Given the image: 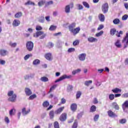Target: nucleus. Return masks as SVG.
Instances as JSON below:
<instances>
[{
    "label": "nucleus",
    "mask_w": 128,
    "mask_h": 128,
    "mask_svg": "<svg viewBox=\"0 0 128 128\" xmlns=\"http://www.w3.org/2000/svg\"><path fill=\"white\" fill-rule=\"evenodd\" d=\"M20 24V22L18 20H14L12 23L13 26H18Z\"/></svg>",
    "instance_id": "obj_19"
},
{
    "label": "nucleus",
    "mask_w": 128,
    "mask_h": 128,
    "mask_svg": "<svg viewBox=\"0 0 128 128\" xmlns=\"http://www.w3.org/2000/svg\"><path fill=\"white\" fill-rule=\"evenodd\" d=\"M96 106L94 105L92 106L90 109V112H96Z\"/></svg>",
    "instance_id": "obj_36"
},
{
    "label": "nucleus",
    "mask_w": 128,
    "mask_h": 128,
    "mask_svg": "<svg viewBox=\"0 0 128 128\" xmlns=\"http://www.w3.org/2000/svg\"><path fill=\"white\" fill-rule=\"evenodd\" d=\"M72 88H74V87L72 85H69L67 87V90L68 92H72Z\"/></svg>",
    "instance_id": "obj_48"
},
{
    "label": "nucleus",
    "mask_w": 128,
    "mask_h": 128,
    "mask_svg": "<svg viewBox=\"0 0 128 128\" xmlns=\"http://www.w3.org/2000/svg\"><path fill=\"white\" fill-rule=\"evenodd\" d=\"M72 128H78V120H75L72 126Z\"/></svg>",
    "instance_id": "obj_53"
},
{
    "label": "nucleus",
    "mask_w": 128,
    "mask_h": 128,
    "mask_svg": "<svg viewBox=\"0 0 128 128\" xmlns=\"http://www.w3.org/2000/svg\"><path fill=\"white\" fill-rule=\"evenodd\" d=\"M8 96H9L8 100L12 102H14L16 100V94H14V91L10 90L8 92Z\"/></svg>",
    "instance_id": "obj_1"
},
{
    "label": "nucleus",
    "mask_w": 128,
    "mask_h": 128,
    "mask_svg": "<svg viewBox=\"0 0 128 128\" xmlns=\"http://www.w3.org/2000/svg\"><path fill=\"white\" fill-rule=\"evenodd\" d=\"M120 20L118 18H115L113 20V24H118Z\"/></svg>",
    "instance_id": "obj_39"
},
{
    "label": "nucleus",
    "mask_w": 128,
    "mask_h": 128,
    "mask_svg": "<svg viewBox=\"0 0 128 128\" xmlns=\"http://www.w3.org/2000/svg\"><path fill=\"white\" fill-rule=\"evenodd\" d=\"M100 118V115L99 114H96L94 116V122H98V118Z\"/></svg>",
    "instance_id": "obj_57"
},
{
    "label": "nucleus",
    "mask_w": 128,
    "mask_h": 128,
    "mask_svg": "<svg viewBox=\"0 0 128 128\" xmlns=\"http://www.w3.org/2000/svg\"><path fill=\"white\" fill-rule=\"evenodd\" d=\"M81 96H82V92H80V91L77 92L76 94V99L80 98Z\"/></svg>",
    "instance_id": "obj_45"
},
{
    "label": "nucleus",
    "mask_w": 128,
    "mask_h": 128,
    "mask_svg": "<svg viewBox=\"0 0 128 128\" xmlns=\"http://www.w3.org/2000/svg\"><path fill=\"white\" fill-rule=\"evenodd\" d=\"M54 128H60V124L56 121L54 122Z\"/></svg>",
    "instance_id": "obj_51"
},
{
    "label": "nucleus",
    "mask_w": 128,
    "mask_h": 128,
    "mask_svg": "<svg viewBox=\"0 0 128 128\" xmlns=\"http://www.w3.org/2000/svg\"><path fill=\"white\" fill-rule=\"evenodd\" d=\"M24 92L26 96H30L31 94H32V90L30 88H25Z\"/></svg>",
    "instance_id": "obj_16"
},
{
    "label": "nucleus",
    "mask_w": 128,
    "mask_h": 128,
    "mask_svg": "<svg viewBox=\"0 0 128 128\" xmlns=\"http://www.w3.org/2000/svg\"><path fill=\"white\" fill-rule=\"evenodd\" d=\"M31 54H26L24 57V60H28L30 58V56H31Z\"/></svg>",
    "instance_id": "obj_60"
},
{
    "label": "nucleus",
    "mask_w": 128,
    "mask_h": 128,
    "mask_svg": "<svg viewBox=\"0 0 128 128\" xmlns=\"http://www.w3.org/2000/svg\"><path fill=\"white\" fill-rule=\"evenodd\" d=\"M42 30V28L41 26H36V30Z\"/></svg>",
    "instance_id": "obj_64"
},
{
    "label": "nucleus",
    "mask_w": 128,
    "mask_h": 128,
    "mask_svg": "<svg viewBox=\"0 0 128 128\" xmlns=\"http://www.w3.org/2000/svg\"><path fill=\"white\" fill-rule=\"evenodd\" d=\"M74 8V3H70V4L66 5L64 8V10L66 14H70V8Z\"/></svg>",
    "instance_id": "obj_5"
},
{
    "label": "nucleus",
    "mask_w": 128,
    "mask_h": 128,
    "mask_svg": "<svg viewBox=\"0 0 128 128\" xmlns=\"http://www.w3.org/2000/svg\"><path fill=\"white\" fill-rule=\"evenodd\" d=\"M56 46L58 48H60L62 46V42L61 41H58L56 44Z\"/></svg>",
    "instance_id": "obj_37"
},
{
    "label": "nucleus",
    "mask_w": 128,
    "mask_h": 128,
    "mask_svg": "<svg viewBox=\"0 0 128 128\" xmlns=\"http://www.w3.org/2000/svg\"><path fill=\"white\" fill-rule=\"evenodd\" d=\"M54 4V1L50 0V1H49V2H47L45 6L46 7L48 6H50V4Z\"/></svg>",
    "instance_id": "obj_50"
},
{
    "label": "nucleus",
    "mask_w": 128,
    "mask_h": 128,
    "mask_svg": "<svg viewBox=\"0 0 128 128\" xmlns=\"http://www.w3.org/2000/svg\"><path fill=\"white\" fill-rule=\"evenodd\" d=\"M72 75L68 76L66 74H64L60 76L59 78L55 80L54 82H61V80H66V78H72Z\"/></svg>",
    "instance_id": "obj_3"
},
{
    "label": "nucleus",
    "mask_w": 128,
    "mask_h": 128,
    "mask_svg": "<svg viewBox=\"0 0 128 128\" xmlns=\"http://www.w3.org/2000/svg\"><path fill=\"white\" fill-rule=\"evenodd\" d=\"M114 98H115V96H114V94H110L109 95V100H114Z\"/></svg>",
    "instance_id": "obj_52"
},
{
    "label": "nucleus",
    "mask_w": 128,
    "mask_h": 128,
    "mask_svg": "<svg viewBox=\"0 0 128 128\" xmlns=\"http://www.w3.org/2000/svg\"><path fill=\"white\" fill-rule=\"evenodd\" d=\"M56 30V26L52 25L50 26V28H49V30L52 32L54 30Z\"/></svg>",
    "instance_id": "obj_38"
},
{
    "label": "nucleus",
    "mask_w": 128,
    "mask_h": 128,
    "mask_svg": "<svg viewBox=\"0 0 128 128\" xmlns=\"http://www.w3.org/2000/svg\"><path fill=\"white\" fill-rule=\"evenodd\" d=\"M77 108H78V105L76 104L73 103L71 104L70 110H72V112H76Z\"/></svg>",
    "instance_id": "obj_14"
},
{
    "label": "nucleus",
    "mask_w": 128,
    "mask_h": 128,
    "mask_svg": "<svg viewBox=\"0 0 128 128\" xmlns=\"http://www.w3.org/2000/svg\"><path fill=\"white\" fill-rule=\"evenodd\" d=\"M112 92H114V94H118V92H122V90L118 88H115L114 89L112 90Z\"/></svg>",
    "instance_id": "obj_24"
},
{
    "label": "nucleus",
    "mask_w": 128,
    "mask_h": 128,
    "mask_svg": "<svg viewBox=\"0 0 128 128\" xmlns=\"http://www.w3.org/2000/svg\"><path fill=\"white\" fill-rule=\"evenodd\" d=\"M76 23L73 22L72 24H70L69 26H68V28H69V30L70 32L71 30H74V28H76Z\"/></svg>",
    "instance_id": "obj_23"
},
{
    "label": "nucleus",
    "mask_w": 128,
    "mask_h": 128,
    "mask_svg": "<svg viewBox=\"0 0 128 128\" xmlns=\"http://www.w3.org/2000/svg\"><path fill=\"white\" fill-rule=\"evenodd\" d=\"M112 106L114 107V108L116 110H120V106H118V103H116V102H112Z\"/></svg>",
    "instance_id": "obj_21"
},
{
    "label": "nucleus",
    "mask_w": 128,
    "mask_h": 128,
    "mask_svg": "<svg viewBox=\"0 0 128 128\" xmlns=\"http://www.w3.org/2000/svg\"><path fill=\"white\" fill-rule=\"evenodd\" d=\"M50 118V120H52L54 118V112L51 110L49 113Z\"/></svg>",
    "instance_id": "obj_29"
},
{
    "label": "nucleus",
    "mask_w": 128,
    "mask_h": 128,
    "mask_svg": "<svg viewBox=\"0 0 128 128\" xmlns=\"http://www.w3.org/2000/svg\"><path fill=\"white\" fill-rule=\"evenodd\" d=\"M64 110V106L60 108L54 112V114H60Z\"/></svg>",
    "instance_id": "obj_13"
},
{
    "label": "nucleus",
    "mask_w": 128,
    "mask_h": 128,
    "mask_svg": "<svg viewBox=\"0 0 128 128\" xmlns=\"http://www.w3.org/2000/svg\"><path fill=\"white\" fill-rule=\"evenodd\" d=\"M30 108H28L26 110V108H24L22 109V116H28V114H30Z\"/></svg>",
    "instance_id": "obj_10"
},
{
    "label": "nucleus",
    "mask_w": 128,
    "mask_h": 128,
    "mask_svg": "<svg viewBox=\"0 0 128 128\" xmlns=\"http://www.w3.org/2000/svg\"><path fill=\"white\" fill-rule=\"evenodd\" d=\"M40 80L44 82H48V78L46 76H43L40 78Z\"/></svg>",
    "instance_id": "obj_34"
},
{
    "label": "nucleus",
    "mask_w": 128,
    "mask_h": 128,
    "mask_svg": "<svg viewBox=\"0 0 128 128\" xmlns=\"http://www.w3.org/2000/svg\"><path fill=\"white\" fill-rule=\"evenodd\" d=\"M57 85L56 84H54L51 88H50V90L49 91V92H52V90H56V88Z\"/></svg>",
    "instance_id": "obj_46"
},
{
    "label": "nucleus",
    "mask_w": 128,
    "mask_h": 128,
    "mask_svg": "<svg viewBox=\"0 0 128 128\" xmlns=\"http://www.w3.org/2000/svg\"><path fill=\"white\" fill-rule=\"evenodd\" d=\"M82 4L86 8H90V4L86 2H83Z\"/></svg>",
    "instance_id": "obj_40"
},
{
    "label": "nucleus",
    "mask_w": 128,
    "mask_h": 128,
    "mask_svg": "<svg viewBox=\"0 0 128 128\" xmlns=\"http://www.w3.org/2000/svg\"><path fill=\"white\" fill-rule=\"evenodd\" d=\"M90 84H92V80H86L84 82V84L86 86H89Z\"/></svg>",
    "instance_id": "obj_27"
},
{
    "label": "nucleus",
    "mask_w": 128,
    "mask_h": 128,
    "mask_svg": "<svg viewBox=\"0 0 128 128\" xmlns=\"http://www.w3.org/2000/svg\"><path fill=\"white\" fill-rule=\"evenodd\" d=\"M76 52V48H69L68 50V52L69 54H70L72 52Z\"/></svg>",
    "instance_id": "obj_42"
},
{
    "label": "nucleus",
    "mask_w": 128,
    "mask_h": 128,
    "mask_svg": "<svg viewBox=\"0 0 128 128\" xmlns=\"http://www.w3.org/2000/svg\"><path fill=\"white\" fill-rule=\"evenodd\" d=\"M122 42L124 44V48H126V47L128 46V32L126 33V36L123 38Z\"/></svg>",
    "instance_id": "obj_7"
},
{
    "label": "nucleus",
    "mask_w": 128,
    "mask_h": 128,
    "mask_svg": "<svg viewBox=\"0 0 128 128\" xmlns=\"http://www.w3.org/2000/svg\"><path fill=\"white\" fill-rule=\"evenodd\" d=\"M108 114L110 118H116L118 116L114 114L112 110L108 111Z\"/></svg>",
    "instance_id": "obj_12"
},
{
    "label": "nucleus",
    "mask_w": 128,
    "mask_h": 128,
    "mask_svg": "<svg viewBox=\"0 0 128 128\" xmlns=\"http://www.w3.org/2000/svg\"><path fill=\"white\" fill-rule=\"evenodd\" d=\"M67 118L68 114L66 113H63L60 115L59 120H60V122H64L66 120Z\"/></svg>",
    "instance_id": "obj_8"
},
{
    "label": "nucleus",
    "mask_w": 128,
    "mask_h": 128,
    "mask_svg": "<svg viewBox=\"0 0 128 128\" xmlns=\"http://www.w3.org/2000/svg\"><path fill=\"white\" fill-rule=\"evenodd\" d=\"M82 116H84V112H80L77 115V118H78V120L82 118Z\"/></svg>",
    "instance_id": "obj_41"
},
{
    "label": "nucleus",
    "mask_w": 128,
    "mask_h": 128,
    "mask_svg": "<svg viewBox=\"0 0 128 128\" xmlns=\"http://www.w3.org/2000/svg\"><path fill=\"white\" fill-rule=\"evenodd\" d=\"M104 34V31H100L99 32L96 33V36L98 38V36H100Z\"/></svg>",
    "instance_id": "obj_47"
},
{
    "label": "nucleus",
    "mask_w": 128,
    "mask_h": 128,
    "mask_svg": "<svg viewBox=\"0 0 128 128\" xmlns=\"http://www.w3.org/2000/svg\"><path fill=\"white\" fill-rule=\"evenodd\" d=\"M44 57L48 60H52L51 53L46 54L44 56Z\"/></svg>",
    "instance_id": "obj_18"
},
{
    "label": "nucleus",
    "mask_w": 128,
    "mask_h": 128,
    "mask_svg": "<svg viewBox=\"0 0 128 128\" xmlns=\"http://www.w3.org/2000/svg\"><path fill=\"white\" fill-rule=\"evenodd\" d=\"M34 4H35L34 2L30 0L24 4L25 6H34Z\"/></svg>",
    "instance_id": "obj_31"
},
{
    "label": "nucleus",
    "mask_w": 128,
    "mask_h": 128,
    "mask_svg": "<svg viewBox=\"0 0 128 128\" xmlns=\"http://www.w3.org/2000/svg\"><path fill=\"white\" fill-rule=\"evenodd\" d=\"M0 64H2V66H4L6 64V60L0 59Z\"/></svg>",
    "instance_id": "obj_61"
},
{
    "label": "nucleus",
    "mask_w": 128,
    "mask_h": 128,
    "mask_svg": "<svg viewBox=\"0 0 128 128\" xmlns=\"http://www.w3.org/2000/svg\"><path fill=\"white\" fill-rule=\"evenodd\" d=\"M98 18L100 22H104V15L102 14H98Z\"/></svg>",
    "instance_id": "obj_20"
},
{
    "label": "nucleus",
    "mask_w": 128,
    "mask_h": 128,
    "mask_svg": "<svg viewBox=\"0 0 128 128\" xmlns=\"http://www.w3.org/2000/svg\"><path fill=\"white\" fill-rule=\"evenodd\" d=\"M114 44L116 48H122V44H120V40H117Z\"/></svg>",
    "instance_id": "obj_22"
},
{
    "label": "nucleus",
    "mask_w": 128,
    "mask_h": 128,
    "mask_svg": "<svg viewBox=\"0 0 128 128\" xmlns=\"http://www.w3.org/2000/svg\"><path fill=\"white\" fill-rule=\"evenodd\" d=\"M119 122L120 124H126V120L123 118V119H121L120 120H119Z\"/></svg>",
    "instance_id": "obj_55"
},
{
    "label": "nucleus",
    "mask_w": 128,
    "mask_h": 128,
    "mask_svg": "<svg viewBox=\"0 0 128 128\" xmlns=\"http://www.w3.org/2000/svg\"><path fill=\"white\" fill-rule=\"evenodd\" d=\"M8 52L6 50L1 49L0 50V56H8Z\"/></svg>",
    "instance_id": "obj_11"
},
{
    "label": "nucleus",
    "mask_w": 128,
    "mask_h": 128,
    "mask_svg": "<svg viewBox=\"0 0 128 128\" xmlns=\"http://www.w3.org/2000/svg\"><path fill=\"white\" fill-rule=\"evenodd\" d=\"M76 6L77 8H78V10H82V8H84V6H82V5L80 4H76Z\"/></svg>",
    "instance_id": "obj_58"
},
{
    "label": "nucleus",
    "mask_w": 128,
    "mask_h": 128,
    "mask_svg": "<svg viewBox=\"0 0 128 128\" xmlns=\"http://www.w3.org/2000/svg\"><path fill=\"white\" fill-rule=\"evenodd\" d=\"M122 108L124 112L126 108H128V100H126L122 105Z\"/></svg>",
    "instance_id": "obj_26"
},
{
    "label": "nucleus",
    "mask_w": 128,
    "mask_h": 128,
    "mask_svg": "<svg viewBox=\"0 0 128 128\" xmlns=\"http://www.w3.org/2000/svg\"><path fill=\"white\" fill-rule=\"evenodd\" d=\"M40 64V60L38 59H36L33 61V65L34 66H38V64Z\"/></svg>",
    "instance_id": "obj_25"
},
{
    "label": "nucleus",
    "mask_w": 128,
    "mask_h": 128,
    "mask_svg": "<svg viewBox=\"0 0 128 128\" xmlns=\"http://www.w3.org/2000/svg\"><path fill=\"white\" fill-rule=\"evenodd\" d=\"M128 18V15L126 14L122 16V20H126Z\"/></svg>",
    "instance_id": "obj_56"
},
{
    "label": "nucleus",
    "mask_w": 128,
    "mask_h": 128,
    "mask_svg": "<svg viewBox=\"0 0 128 128\" xmlns=\"http://www.w3.org/2000/svg\"><path fill=\"white\" fill-rule=\"evenodd\" d=\"M22 16V12H18L14 15V18H20Z\"/></svg>",
    "instance_id": "obj_35"
},
{
    "label": "nucleus",
    "mask_w": 128,
    "mask_h": 128,
    "mask_svg": "<svg viewBox=\"0 0 128 128\" xmlns=\"http://www.w3.org/2000/svg\"><path fill=\"white\" fill-rule=\"evenodd\" d=\"M36 98V94H33L32 95H31L30 96L28 100H32L34 98Z\"/></svg>",
    "instance_id": "obj_54"
},
{
    "label": "nucleus",
    "mask_w": 128,
    "mask_h": 128,
    "mask_svg": "<svg viewBox=\"0 0 128 128\" xmlns=\"http://www.w3.org/2000/svg\"><path fill=\"white\" fill-rule=\"evenodd\" d=\"M122 98H128V92L122 94Z\"/></svg>",
    "instance_id": "obj_59"
},
{
    "label": "nucleus",
    "mask_w": 128,
    "mask_h": 128,
    "mask_svg": "<svg viewBox=\"0 0 128 128\" xmlns=\"http://www.w3.org/2000/svg\"><path fill=\"white\" fill-rule=\"evenodd\" d=\"M54 43L52 42H49L48 44V46L50 48H54Z\"/></svg>",
    "instance_id": "obj_62"
},
{
    "label": "nucleus",
    "mask_w": 128,
    "mask_h": 128,
    "mask_svg": "<svg viewBox=\"0 0 128 128\" xmlns=\"http://www.w3.org/2000/svg\"><path fill=\"white\" fill-rule=\"evenodd\" d=\"M82 72V70L80 68H78L76 70H73L72 72V74H73V76H74L76 74H78V72Z\"/></svg>",
    "instance_id": "obj_32"
},
{
    "label": "nucleus",
    "mask_w": 128,
    "mask_h": 128,
    "mask_svg": "<svg viewBox=\"0 0 128 128\" xmlns=\"http://www.w3.org/2000/svg\"><path fill=\"white\" fill-rule=\"evenodd\" d=\"M86 53H82V54H79L78 56V59L81 62H84V61L86 60Z\"/></svg>",
    "instance_id": "obj_9"
},
{
    "label": "nucleus",
    "mask_w": 128,
    "mask_h": 128,
    "mask_svg": "<svg viewBox=\"0 0 128 128\" xmlns=\"http://www.w3.org/2000/svg\"><path fill=\"white\" fill-rule=\"evenodd\" d=\"M14 114H16V109L12 108L10 110L9 114L10 116L14 115Z\"/></svg>",
    "instance_id": "obj_30"
},
{
    "label": "nucleus",
    "mask_w": 128,
    "mask_h": 128,
    "mask_svg": "<svg viewBox=\"0 0 128 128\" xmlns=\"http://www.w3.org/2000/svg\"><path fill=\"white\" fill-rule=\"evenodd\" d=\"M116 28H113L110 29V34L111 36H114V34H116Z\"/></svg>",
    "instance_id": "obj_28"
},
{
    "label": "nucleus",
    "mask_w": 128,
    "mask_h": 128,
    "mask_svg": "<svg viewBox=\"0 0 128 128\" xmlns=\"http://www.w3.org/2000/svg\"><path fill=\"white\" fill-rule=\"evenodd\" d=\"M10 46L12 48H16V43L10 42Z\"/></svg>",
    "instance_id": "obj_63"
},
{
    "label": "nucleus",
    "mask_w": 128,
    "mask_h": 128,
    "mask_svg": "<svg viewBox=\"0 0 128 128\" xmlns=\"http://www.w3.org/2000/svg\"><path fill=\"white\" fill-rule=\"evenodd\" d=\"M88 40L89 42H98V39L90 36L88 38Z\"/></svg>",
    "instance_id": "obj_17"
},
{
    "label": "nucleus",
    "mask_w": 128,
    "mask_h": 128,
    "mask_svg": "<svg viewBox=\"0 0 128 128\" xmlns=\"http://www.w3.org/2000/svg\"><path fill=\"white\" fill-rule=\"evenodd\" d=\"M26 46L28 52H32L34 49V42L32 41H28L26 44Z\"/></svg>",
    "instance_id": "obj_4"
},
{
    "label": "nucleus",
    "mask_w": 128,
    "mask_h": 128,
    "mask_svg": "<svg viewBox=\"0 0 128 128\" xmlns=\"http://www.w3.org/2000/svg\"><path fill=\"white\" fill-rule=\"evenodd\" d=\"M102 10L103 14H107L108 12V4L105 3L102 6Z\"/></svg>",
    "instance_id": "obj_6"
},
{
    "label": "nucleus",
    "mask_w": 128,
    "mask_h": 128,
    "mask_svg": "<svg viewBox=\"0 0 128 128\" xmlns=\"http://www.w3.org/2000/svg\"><path fill=\"white\" fill-rule=\"evenodd\" d=\"M44 4H46V1L41 0L38 2V6H44Z\"/></svg>",
    "instance_id": "obj_44"
},
{
    "label": "nucleus",
    "mask_w": 128,
    "mask_h": 128,
    "mask_svg": "<svg viewBox=\"0 0 128 128\" xmlns=\"http://www.w3.org/2000/svg\"><path fill=\"white\" fill-rule=\"evenodd\" d=\"M78 44H80V40H76L73 42V46H78Z\"/></svg>",
    "instance_id": "obj_49"
},
{
    "label": "nucleus",
    "mask_w": 128,
    "mask_h": 128,
    "mask_svg": "<svg viewBox=\"0 0 128 128\" xmlns=\"http://www.w3.org/2000/svg\"><path fill=\"white\" fill-rule=\"evenodd\" d=\"M33 36L36 38L40 36L39 38L40 40H44V38L46 36V34H44V32L42 31H37L35 34H34Z\"/></svg>",
    "instance_id": "obj_2"
},
{
    "label": "nucleus",
    "mask_w": 128,
    "mask_h": 128,
    "mask_svg": "<svg viewBox=\"0 0 128 128\" xmlns=\"http://www.w3.org/2000/svg\"><path fill=\"white\" fill-rule=\"evenodd\" d=\"M42 106L44 108H48V106H50V102H48V101H45L43 102Z\"/></svg>",
    "instance_id": "obj_43"
},
{
    "label": "nucleus",
    "mask_w": 128,
    "mask_h": 128,
    "mask_svg": "<svg viewBox=\"0 0 128 128\" xmlns=\"http://www.w3.org/2000/svg\"><path fill=\"white\" fill-rule=\"evenodd\" d=\"M80 27H78L76 28L73 29L70 32H72L74 36H76V34H78V32H80Z\"/></svg>",
    "instance_id": "obj_15"
},
{
    "label": "nucleus",
    "mask_w": 128,
    "mask_h": 128,
    "mask_svg": "<svg viewBox=\"0 0 128 128\" xmlns=\"http://www.w3.org/2000/svg\"><path fill=\"white\" fill-rule=\"evenodd\" d=\"M38 22L41 24H44V16H40L38 19Z\"/></svg>",
    "instance_id": "obj_33"
}]
</instances>
